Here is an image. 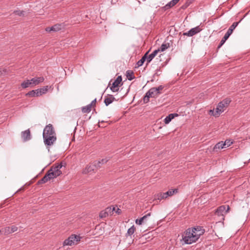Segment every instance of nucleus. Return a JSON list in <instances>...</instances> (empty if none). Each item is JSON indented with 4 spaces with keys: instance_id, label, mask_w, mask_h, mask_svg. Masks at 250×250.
<instances>
[{
    "instance_id": "1",
    "label": "nucleus",
    "mask_w": 250,
    "mask_h": 250,
    "mask_svg": "<svg viewBox=\"0 0 250 250\" xmlns=\"http://www.w3.org/2000/svg\"><path fill=\"white\" fill-rule=\"evenodd\" d=\"M205 232L204 229L200 226L188 228L182 235V241L185 244H191L196 242L201 235Z\"/></svg>"
},
{
    "instance_id": "2",
    "label": "nucleus",
    "mask_w": 250,
    "mask_h": 250,
    "mask_svg": "<svg viewBox=\"0 0 250 250\" xmlns=\"http://www.w3.org/2000/svg\"><path fill=\"white\" fill-rule=\"evenodd\" d=\"M231 100L227 98L218 103L216 108V111L218 113V115L226 110L227 107L229 104Z\"/></svg>"
},
{
    "instance_id": "3",
    "label": "nucleus",
    "mask_w": 250,
    "mask_h": 250,
    "mask_svg": "<svg viewBox=\"0 0 250 250\" xmlns=\"http://www.w3.org/2000/svg\"><path fill=\"white\" fill-rule=\"evenodd\" d=\"M239 23V22H234L232 23V24L229 27V29L228 30L227 33L225 34L224 36L220 41V44L218 45V48L221 47L223 44L226 42L227 39L229 38L230 35L232 34L233 31L235 29V28L237 27Z\"/></svg>"
},
{
    "instance_id": "4",
    "label": "nucleus",
    "mask_w": 250,
    "mask_h": 250,
    "mask_svg": "<svg viewBox=\"0 0 250 250\" xmlns=\"http://www.w3.org/2000/svg\"><path fill=\"white\" fill-rule=\"evenodd\" d=\"M178 192V189L176 188L175 189H170L164 193H159L156 195V199L159 200H161L162 199H166L168 197L171 196L174 194H176Z\"/></svg>"
},
{
    "instance_id": "5",
    "label": "nucleus",
    "mask_w": 250,
    "mask_h": 250,
    "mask_svg": "<svg viewBox=\"0 0 250 250\" xmlns=\"http://www.w3.org/2000/svg\"><path fill=\"white\" fill-rule=\"evenodd\" d=\"M81 237L78 235H71L63 242L64 246H72L76 244L80 241Z\"/></svg>"
},
{
    "instance_id": "6",
    "label": "nucleus",
    "mask_w": 250,
    "mask_h": 250,
    "mask_svg": "<svg viewBox=\"0 0 250 250\" xmlns=\"http://www.w3.org/2000/svg\"><path fill=\"white\" fill-rule=\"evenodd\" d=\"M163 88V86L159 85L158 87H152L150 88L147 92L151 97L156 98L160 94V91Z\"/></svg>"
},
{
    "instance_id": "7",
    "label": "nucleus",
    "mask_w": 250,
    "mask_h": 250,
    "mask_svg": "<svg viewBox=\"0 0 250 250\" xmlns=\"http://www.w3.org/2000/svg\"><path fill=\"white\" fill-rule=\"evenodd\" d=\"M44 143L45 145L50 146L53 145V144L56 141V135H50V136H43Z\"/></svg>"
},
{
    "instance_id": "8",
    "label": "nucleus",
    "mask_w": 250,
    "mask_h": 250,
    "mask_svg": "<svg viewBox=\"0 0 250 250\" xmlns=\"http://www.w3.org/2000/svg\"><path fill=\"white\" fill-rule=\"evenodd\" d=\"M122 81L121 76H118L114 82L112 83L111 86L110 87V90L113 92H117L119 90V85Z\"/></svg>"
},
{
    "instance_id": "9",
    "label": "nucleus",
    "mask_w": 250,
    "mask_h": 250,
    "mask_svg": "<svg viewBox=\"0 0 250 250\" xmlns=\"http://www.w3.org/2000/svg\"><path fill=\"white\" fill-rule=\"evenodd\" d=\"M53 135H56V133L52 125L51 124L47 125L43 129L42 136H50Z\"/></svg>"
},
{
    "instance_id": "10",
    "label": "nucleus",
    "mask_w": 250,
    "mask_h": 250,
    "mask_svg": "<svg viewBox=\"0 0 250 250\" xmlns=\"http://www.w3.org/2000/svg\"><path fill=\"white\" fill-rule=\"evenodd\" d=\"M18 228L15 226L5 227L0 230V232L4 235H7L16 231Z\"/></svg>"
},
{
    "instance_id": "11",
    "label": "nucleus",
    "mask_w": 250,
    "mask_h": 250,
    "mask_svg": "<svg viewBox=\"0 0 250 250\" xmlns=\"http://www.w3.org/2000/svg\"><path fill=\"white\" fill-rule=\"evenodd\" d=\"M229 210V206H227V209H226V206H221L218 207L215 212V213L218 216H224L228 212Z\"/></svg>"
},
{
    "instance_id": "12",
    "label": "nucleus",
    "mask_w": 250,
    "mask_h": 250,
    "mask_svg": "<svg viewBox=\"0 0 250 250\" xmlns=\"http://www.w3.org/2000/svg\"><path fill=\"white\" fill-rule=\"evenodd\" d=\"M202 30V29L199 26H197L194 28H191L188 32L184 33V35L188 37H192L194 35L199 33Z\"/></svg>"
},
{
    "instance_id": "13",
    "label": "nucleus",
    "mask_w": 250,
    "mask_h": 250,
    "mask_svg": "<svg viewBox=\"0 0 250 250\" xmlns=\"http://www.w3.org/2000/svg\"><path fill=\"white\" fill-rule=\"evenodd\" d=\"M97 167H98L95 162L94 163L90 164L87 166L85 169L83 170V174L90 173L92 171H94Z\"/></svg>"
},
{
    "instance_id": "14",
    "label": "nucleus",
    "mask_w": 250,
    "mask_h": 250,
    "mask_svg": "<svg viewBox=\"0 0 250 250\" xmlns=\"http://www.w3.org/2000/svg\"><path fill=\"white\" fill-rule=\"evenodd\" d=\"M21 138L24 142H26L31 139V135L29 129L22 131L21 133Z\"/></svg>"
},
{
    "instance_id": "15",
    "label": "nucleus",
    "mask_w": 250,
    "mask_h": 250,
    "mask_svg": "<svg viewBox=\"0 0 250 250\" xmlns=\"http://www.w3.org/2000/svg\"><path fill=\"white\" fill-rule=\"evenodd\" d=\"M62 163L58 164L54 167H52L50 169V171H53L56 175L60 176L62 174L61 168L62 167Z\"/></svg>"
},
{
    "instance_id": "16",
    "label": "nucleus",
    "mask_w": 250,
    "mask_h": 250,
    "mask_svg": "<svg viewBox=\"0 0 250 250\" xmlns=\"http://www.w3.org/2000/svg\"><path fill=\"white\" fill-rule=\"evenodd\" d=\"M44 78L43 77H35L30 80L31 81L33 87L35 85L39 84L40 83H42L44 81Z\"/></svg>"
},
{
    "instance_id": "17",
    "label": "nucleus",
    "mask_w": 250,
    "mask_h": 250,
    "mask_svg": "<svg viewBox=\"0 0 250 250\" xmlns=\"http://www.w3.org/2000/svg\"><path fill=\"white\" fill-rule=\"evenodd\" d=\"M115 100H116V99L113 95H108V96L105 98L104 103L106 106H108Z\"/></svg>"
},
{
    "instance_id": "18",
    "label": "nucleus",
    "mask_w": 250,
    "mask_h": 250,
    "mask_svg": "<svg viewBox=\"0 0 250 250\" xmlns=\"http://www.w3.org/2000/svg\"><path fill=\"white\" fill-rule=\"evenodd\" d=\"M159 51L160 50L156 49L153 51L150 54H149L148 57L146 56L147 63H149L152 60V59L157 55Z\"/></svg>"
},
{
    "instance_id": "19",
    "label": "nucleus",
    "mask_w": 250,
    "mask_h": 250,
    "mask_svg": "<svg viewBox=\"0 0 250 250\" xmlns=\"http://www.w3.org/2000/svg\"><path fill=\"white\" fill-rule=\"evenodd\" d=\"M39 93V92L37 89L36 90H33L28 92L26 94V95L31 97H39L40 96V94Z\"/></svg>"
},
{
    "instance_id": "20",
    "label": "nucleus",
    "mask_w": 250,
    "mask_h": 250,
    "mask_svg": "<svg viewBox=\"0 0 250 250\" xmlns=\"http://www.w3.org/2000/svg\"><path fill=\"white\" fill-rule=\"evenodd\" d=\"M226 147V144L223 141L220 142L216 144L213 147L214 151H217L218 149H220Z\"/></svg>"
},
{
    "instance_id": "21",
    "label": "nucleus",
    "mask_w": 250,
    "mask_h": 250,
    "mask_svg": "<svg viewBox=\"0 0 250 250\" xmlns=\"http://www.w3.org/2000/svg\"><path fill=\"white\" fill-rule=\"evenodd\" d=\"M177 114H170L167 116L164 119V122L166 124H168L173 119L175 116H177Z\"/></svg>"
},
{
    "instance_id": "22",
    "label": "nucleus",
    "mask_w": 250,
    "mask_h": 250,
    "mask_svg": "<svg viewBox=\"0 0 250 250\" xmlns=\"http://www.w3.org/2000/svg\"><path fill=\"white\" fill-rule=\"evenodd\" d=\"M21 86L23 88H26L29 87H33V85L31 83V81L30 80H27L26 81H23L21 84Z\"/></svg>"
},
{
    "instance_id": "23",
    "label": "nucleus",
    "mask_w": 250,
    "mask_h": 250,
    "mask_svg": "<svg viewBox=\"0 0 250 250\" xmlns=\"http://www.w3.org/2000/svg\"><path fill=\"white\" fill-rule=\"evenodd\" d=\"M126 76L127 79L129 81H131L135 78L134 73L131 70H127L126 72Z\"/></svg>"
},
{
    "instance_id": "24",
    "label": "nucleus",
    "mask_w": 250,
    "mask_h": 250,
    "mask_svg": "<svg viewBox=\"0 0 250 250\" xmlns=\"http://www.w3.org/2000/svg\"><path fill=\"white\" fill-rule=\"evenodd\" d=\"M148 54V52H146L145 55L137 62L138 66H142L146 60H147L146 55Z\"/></svg>"
},
{
    "instance_id": "25",
    "label": "nucleus",
    "mask_w": 250,
    "mask_h": 250,
    "mask_svg": "<svg viewBox=\"0 0 250 250\" xmlns=\"http://www.w3.org/2000/svg\"><path fill=\"white\" fill-rule=\"evenodd\" d=\"M49 89V86H45L43 87L42 88H41L40 89H38L39 94H40V96L42 95L43 94L46 93Z\"/></svg>"
},
{
    "instance_id": "26",
    "label": "nucleus",
    "mask_w": 250,
    "mask_h": 250,
    "mask_svg": "<svg viewBox=\"0 0 250 250\" xmlns=\"http://www.w3.org/2000/svg\"><path fill=\"white\" fill-rule=\"evenodd\" d=\"M91 104H88L86 106L83 107L82 108V112L83 113H89L91 110Z\"/></svg>"
},
{
    "instance_id": "27",
    "label": "nucleus",
    "mask_w": 250,
    "mask_h": 250,
    "mask_svg": "<svg viewBox=\"0 0 250 250\" xmlns=\"http://www.w3.org/2000/svg\"><path fill=\"white\" fill-rule=\"evenodd\" d=\"M50 178L49 177V176H47V174L46 173L44 176L41 179L39 182L38 183L39 184H42V183H45L46 182H47L48 181L50 180Z\"/></svg>"
},
{
    "instance_id": "28",
    "label": "nucleus",
    "mask_w": 250,
    "mask_h": 250,
    "mask_svg": "<svg viewBox=\"0 0 250 250\" xmlns=\"http://www.w3.org/2000/svg\"><path fill=\"white\" fill-rule=\"evenodd\" d=\"M169 47V44L168 43H163L160 48L158 49L157 50H160V51L163 52L165 50H166L167 48H168Z\"/></svg>"
},
{
    "instance_id": "29",
    "label": "nucleus",
    "mask_w": 250,
    "mask_h": 250,
    "mask_svg": "<svg viewBox=\"0 0 250 250\" xmlns=\"http://www.w3.org/2000/svg\"><path fill=\"white\" fill-rule=\"evenodd\" d=\"M47 176H48L50 179H54L58 177V175H56V174L52 171H50V169L47 172Z\"/></svg>"
},
{
    "instance_id": "30",
    "label": "nucleus",
    "mask_w": 250,
    "mask_h": 250,
    "mask_svg": "<svg viewBox=\"0 0 250 250\" xmlns=\"http://www.w3.org/2000/svg\"><path fill=\"white\" fill-rule=\"evenodd\" d=\"M109 159L108 158H105L104 159H102L101 161H98V162H96V163L98 167H100V164H104L107 163L109 161Z\"/></svg>"
},
{
    "instance_id": "31",
    "label": "nucleus",
    "mask_w": 250,
    "mask_h": 250,
    "mask_svg": "<svg viewBox=\"0 0 250 250\" xmlns=\"http://www.w3.org/2000/svg\"><path fill=\"white\" fill-rule=\"evenodd\" d=\"M51 27L52 29V31L56 32L61 29L62 25L61 24H57L54 26H52Z\"/></svg>"
},
{
    "instance_id": "32",
    "label": "nucleus",
    "mask_w": 250,
    "mask_h": 250,
    "mask_svg": "<svg viewBox=\"0 0 250 250\" xmlns=\"http://www.w3.org/2000/svg\"><path fill=\"white\" fill-rule=\"evenodd\" d=\"M135 230V228L134 226H132L129 229H128L127 234L128 235L130 236L132 235Z\"/></svg>"
},
{
    "instance_id": "33",
    "label": "nucleus",
    "mask_w": 250,
    "mask_h": 250,
    "mask_svg": "<svg viewBox=\"0 0 250 250\" xmlns=\"http://www.w3.org/2000/svg\"><path fill=\"white\" fill-rule=\"evenodd\" d=\"M150 97H151V96L146 92L143 99L144 102L145 103H147L149 101Z\"/></svg>"
},
{
    "instance_id": "34",
    "label": "nucleus",
    "mask_w": 250,
    "mask_h": 250,
    "mask_svg": "<svg viewBox=\"0 0 250 250\" xmlns=\"http://www.w3.org/2000/svg\"><path fill=\"white\" fill-rule=\"evenodd\" d=\"M172 7H173V6H172L171 3L170 1L168 3H167L165 6L163 7L162 9H164V10H166L168 9H170Z\"/></svg>"
},
{
    "instance_id": "35",
    "label": "nucleus",
    "mask_w": 250,
    "mask_h": 250,
    "mask_svg": "<svg viewBox=\"0 0 250 250\" xmlns=\"http://www.w3.org/2000/svg\"><path fill=\"white\" fill-rule=\"evenodd\" d=\"M24 12L23 11L17 10L14 12L15 15H18L19 16H21L24 15Z\"/></svg>"
},
{
    "instance_id": "36",
    "label": "nucleus",
    "mask_w": 250,
    "mask_h": 250,
    "mask_svg": "<svg viewBox=\"0 0 250 250\" xmlns=\"http://www.w3.org/2000/svg\"><path fill=\"white\" fill-rule=\"evenodd\" d=\"M209 113L210 115H213L214 116H219L218 113L216 112V111H215V112L214 110H212V109L209 110Z\"/></svg>"
},
{
    "instance_id": "37",
    "label": "nucleus",
    "mask_w": 250,
    "mask_h": 250,
    "mask_svg": "<svg viewBox=\"0 0 250 250\" xmlns=\"http://www.w3.org/2000/svg\"><path fill=\"white\" fill-rule=\"evenodd\" d=\"M224 143L226 144V146H227L228 147L232 144V142L230 140H227L225 141Z\"/></svg>"
},
{
    "instance_id": "38",
    "label": "nucleus",
    "mask_w": 250,
    "mask_h": 250,
    "mask_svg": "<svg viewBox=\"0 0 250 250\" xmlns=\"http://www.w3.org/2000/svg\"><path fill=\"white\" fill-rule=\"evenodd\" d=\"M144 221L142 218H140L139 219H136L135 221V223L138 225H141Z\"/></svg>"
},
{
    "instance_id": "39",
    "label": "nucleus",
    "mask_w": 250,
    "mask_h": 250,
    "mask_svg": "<svg viewBox=\"0 0 250 250\" xmlns=\"http://www.w3.org/2000/svg\"><path fill=\"white\" fill-rule=\"evenodd\" d=\"M107 215V214L106 212L102 211L100 214V216L101 218H103L106 217Z\"/></svg>"
},
{
    "instance_id": "40",
    "label": "nucleus",
    "mask_w": 250,
    "mask_h": 250,
    "mask_svg": "<svg viewBox=\"0 0 250 250\" xmlns=\"http://www.w3.org/2000/svg\"><path fill=\"white\" fill-rule=\"evenodd\" d=\"M179 1V0H172L170 1V2L171 3L172 6H174Z\"/></svg>"
},
{
    "instance_id": "41",
    "label": "nucleus",
    "mask_w": 250,
    "mask_h": 250,
    "mask_svg": "<svg viewBox=\"0 0 250 250\" xmlns=\"http://www.w3.org/2000/svg\"><path fill=\"white\" fill-rule=\"evenodd\" d=\"M150 216V213H148L146 215H144L143 217H141V218L143 219V220L144 221L146 218H147L148 217Z\"/></svg>"
},
{
    "instance_id": "42",
    "label": "nucleus",
    "mask_w": 250,
    "mask_h": 250,
    "mask_svg": "<svg viewBox=\"0 0 250 250\" xmlns=\"http://www.w3.org/2000/svg\"><path fill=\"white\" fill-rule=\"evenodd\" d=\"M45 30L47 32H51V31H52V27H46V29H45Z\"/></svg>"
},
{
    "instance_id": "43",
    "label": "nucleus",
    "mask_w": 250,
    "mask_h": 250,
    "mask_svg": "<svg viewBox=\"0 0 250 250\" xmlns=\"http://www.w3.org/2000/svg\"><path fill=\"white\" fill-rule=\"evenodd\" d=\"M96 102V99L95 98L94 100L92 101L90 104H91V106H92L94 104L95 105Z\"/></svg>"
},
{
    "instance_id": "44",
    "label": "nucleus",
    "mask_w": 250,
    "mask_h": 250,
    "mask_svg": "<svg viewBox=\"0 0 250 250\" xmlns=\"http://www.w3.org/2000/svg\"><path fill=\"white\" fill-rule=\"evenodd\" d=\"M2 74H3V71H2L1 70V69H0V75H2Z\"/></svg>"
}]
</instances>
